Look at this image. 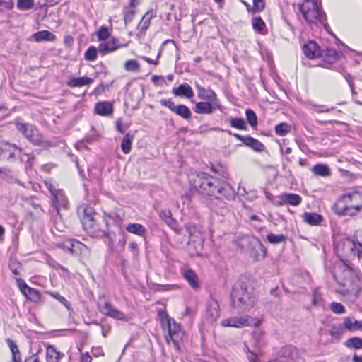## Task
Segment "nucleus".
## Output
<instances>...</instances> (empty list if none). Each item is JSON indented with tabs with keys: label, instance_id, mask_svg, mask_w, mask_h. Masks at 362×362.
Masks as SVG:
<instances>
[{
	"label": "nucleus",
	"instance_id": "nucleus-56",
	"mask_svg": "<svg viewBox=\"0 0 362 362\" xmlns=\"http://www.w3.org/2000/svg\"><path fill=\"white\" fill-rule=\"evenodd\" d=\"M312 296H313L312 302H313V305H317L322 302V297L320 292L319 291V290L317 288L313 289Z\"/></svg>",
	"mask_w": 362,
	"mask_h": 362
},
{
	"label": "nucleus",
	"instance_id": "nucleus-38",
	"mask_svg": "<svg viewBox=\"0 0 362 362\" xmlns=\"http://www.w3.org/2000/svg\"><path fill=\"white\" fill-rule=\"evenodd\" d=\"M136 6H132L131 4H129V6L125 7L123 11V15H124V21L125 25H127L130 22L132 21L134 15H135V7Z\"/></svg>",
	"mask_w": 362,
	"mask_h": 362
},
{
	"label": "nucleus",
	"instance_id": "nucleus-14",
	"mask_svg": "<svg viewBox=\"0 0 362 362\" xmlns=\"http://www.w3.org/2000/svg\"><path fill=\"white\" fill-rule=\"evenodd\" d=\"M82 213L81 214V223L83 226V228L86 230L91 229L94 227L95 225V213L93 211V209L86 205L81 206L78 209L79 213Z\"/></svg>",
	"mask_w": 362,
	"mask_h": 362
},
{
	"label": "nucleus",
	"instance_id": "nucleus-8",
	"mask_svg": "<svg viewBox=\"0 0 362 362\" xmlns=\"http://www.w3.org/2000/svg\"><path fill=\"white\" fill-rule=\"evenodd\" d=\"M45 185L52 196L53 206L56 211L59 212L61 207L66 208L68 205V199L64 192L52 182H45Z\"/></svg>",
	"mask_w": 362,
	"mask_h": 362
},
{
	"label": "nucleus",
	"instance_id": "nucleus-53",
	"mask_svg": "<svg viewBox=\"0 0 362 362\" xmlns=\"http://www.w3.org/2000/svg\"><path fill=\"white\" fill-rule=\"evenodd\" d=\"M30 300L37 301L40 299L41 295L38 290L29 287L27 289V296Z\"/></svg>",
	"mask_w": 362,
	"mask_h": 362
},
{
	"label": "nucleus",
	"instance_id": "nucleus-35",
	"mask_svg": "<svg viewBox=\"0 0 362 362\" xmlns=\"http://www.w3.org/2000/svg\"><path fill=\"white\" fill-rule=\"evenodd\" d=\"M64 354L58 351L53 345H48L46 348V361H50L55 359H60L64 356Z\"/></svg>",
	"mask_w": 362,
	"mask_h": 362
},
{
	"label": "nucleus",
	"instance_id": "nucleus-15",
	"mask_svg": "<svg viewBox=\"0 0 362 362\" xmlns=\"http://www.w3.org/2000/svg\"><path fill=\"white\" fill-rule=\"evenodd\" d=\"M180 274L193 290L197 291L200 288L199 278L194 270L188 267H182Z\"/></svg>",
	"mask_w": 362,
	"mask_h": 362
},
{
	"label": "nucleus",
	"instance_id": "nucleus-1",
	"mask_svg": "<svg viewBox=\"0 0 362 362\" xmlns=\"http://www.w3.org/2000/svg\"><path fill=\"white\" fill-rule=\"evenodd\" d=\"M334 279L339 284L337 292L347 296L353 294L355 298L359 296L361 288L354 277V271L344 260L339 259L334 263L332 272Z\"/></svg>",
	"mask_w": 362,
	"mask_h": 362
},
{
	"label": "nucleus",
	"instance_id": "nucleus-21",
	"mask_svg": "<svg viewBox=\"0 0 362 362\" xmlns=\"http://www.w3.org/2000/svg\"><path fill=\"white\" fill-rule=\"evenodd\" d=\"M338 56L339 54L336 49L332 48H327L322 51L320 58H322L323 61V66L328 67V66L332 64L337 61Z\"/></svg>",
	"mask_w": 362,
	"mask_h": 362
},
{
	"label": "nucleus",
	"instance_id": "nucleus-20",
	"mask_svg": "<svg viewBox=\"0 0 362 362\" xmlns=\"http://www.w3.org/2000/svg\"><path fill=\"white\" fill-rule=\"evenodd\" d=\"M305 55L309 59L320 57L322 51L314 41H310L303 47Z\"/></svg>",
	"mask_w": 362,
	"mask_h": 362
},
{
	"label": "nucleus",
	"instance_id": "nucleus-50",
	"mask_svg": "<svg viewBox=\"0 0 362 362\" xmlns=\"http://www.w3.org/2000/svg\"><path fill=\"white\" fill-rule=\"evenodd\" d=\"M344 250L354 255L356 254L355 242L350 238H346L344 241Z\"/></svg>",
	"mask_w": 362,
	"mask_h": 362
},
{
	"label": "nucleus",
	"instance_id": "nucleus-58",
	"mask_svg": "<svg viewBox=\"0 0 362 362\" xmlns=\"http://www.w3.org/2000/svg\"><path fill=\"white\" fill-rule=\"evenodd\" d=\"M49 294L51 295L54 298L59 300L66 308H67L68 309L69 308V303L68 300L64 297L62 296L59 293L49 292Z\"/></svg>",
	"mask_w": 362,
	"mask_h": 362
},
{
	"label": "nucleus",
	"instance_id": "nucleus-43",
	"mask_svg": "<svg viewBox=\"0 0 362 362\" xmlns=\"http://www.w3.org/2000/svg\"><path fill=\"white\" fill-rule=\"evenodd\" d=\"M291 130V127L286 122H282L275 127V132L279 136H284Z\"/></svg>",
	"mask_w": 362,
	"mask_h": 362
},
{
	"label": "nucleus",
	"instance_id": "nucleus-51",
	"mask_svg": "<svg viewBox=\"0 0 362 362\" xmlns=\"http://www.w3.org/2000/svg\"><path fill=\"white\" fill-rule=\"evenodd\" d=\"M265 7L264 0H253V6L250 8L252 13L260 12Z\"/></svg>",
	"mask_w": 362,
	"mask_h": 362
},
{
	"label": "nucleus",
	"instance_id": "nucleus-11",
	"mask_svg": "<svg viewBox=\"0 0 362 362\" xmlns=\"http://www.w3.org/2000/svg\"><path fill=\"white\" fill-rule=\"evenodd\" d=\"M259 324L258 318L252 317L250 316H236L228 319V327H234L237 328L245 326L256 327Z\"/></svg>",
	"mask_w": 362,
	"mask_h": 362
},
{
	"label": "nucleus",
	"instance_id": "nucleus-47",
	"mask_svg": "<svg viewBox=\"0 0 362 362\" xmlns=\"http://www.w3.org/2000/svg\"><path fill=\"white\" fill-rule=\"evenodd\" d=\"M121 148L124 153L128 154L132 149V141L129 138V134L127 133L123 138L121 144Z\"/></svg>",
	"mask_w": 362,
	"mask_h": 362
},
{
	"label": "nucleus",
	"instance_id": "nucleus-16",
	"mask_svg": "<svg viewBox=\"0 0 362 362\" xmlns=\"http://www.w3.org/2000/svg\"><path fill=\"white\" fill-rule=\"evenodd\" d=\"M127 46V44H121L119 40L115 37H112L110 40L101 42L98 47V52L102 55H105L113 52L118 49Z\"/></svg>",
	"mask_w": 362,
	"mask_h": 362
},
{
	"label": "nucleus",
	"instance_id": "nucleus-42",
	"mask_svg": "<svg viewBox=\"0 0 362 362\" xmlns=\"http://www.w3.org/2000/svg\"><path fill=\"white\" fill-rule=\"evenodd\" d=\"M124 68L129 72H138L140 69V64L136 59H129L125 62Z\"/></svg>",
	"mask_w": 362,
	"mask_h": 362
},
{
	"label": "nucleus",
	"instance_id": "nucleus-44",
	"mask_svg": "<svg viewBox=\"0 0 362 362\" xmlns=\"http://www.w3.org/2000/svg\"><path fill=\"white\" fill-rule=\"evenodd\" d=\"M346 329L344 328V323L338 327H333L329 331L332 338L339 340Z\"/></svg>",
	"mask_w": 362,
	"mask_h": 362
},
{
	"label": "nucleus",
	"instance_id": "nucleus-55",
	"mask_svg": "<svg viewBox=\"0 0 362 362\" xmlns=\"http://www.w3.org/2000/svg\"><path fill=\"white\" fill-rule=\"evenodd\" d=\"M331 310L336 314H342L346 311L345 307L340 303L332 302L330 305Z\"/></svg>",
	"mask_w": 362,
	"mask_h": 362
},
{
	"label": "nucleus",
	"instance_id": "nucleus-36",
	"mask_svg": "<svg viewBox=\"0 0 362 362\" xmlns=\"http://www.w3.org/2000/svg\"><path fill=\"white\" fill-rule=\"evenodd\" d=\"M151 18L152 15H150L149 12H146L145 15H144V16L142 17L141 20L140 21L137 25V28L140 30L141 34L144 33L148 28Z\"/></svg>",
	"mask_w": 362,
	"mask_h": 362
},
{
	"label": "nucleus",
	"instance_id": "nucleus-39",
	"mask_svg": "<svg viewBox=\"0 0 362 362\" xmlns=\"http://www.w3.org/2000/svg\"><path fill=\"white\" fill-rule=\"evenodd\" d=\"M285 198L286 204L292 206H298L302 202L301 197L296 194L286 193Z\"/></svg>",
	"mask_w": 362,
	"mask_h": 362
},
{
	"label": "nucleus",
	"instance_id": "nucleus-31",
	"mask_svg": "<svg viewBox=\"0 0 362 362\" xmlns=\"http://www.w3.org/2000/svg\"><path fill=\"white\" fill-rule=\"evenodd\" d=\"M196 87L198 90V96L201 99L209 100L211 102H214L216 100V93L211 89H206L200 85L197 84Z\"/></svg>",
	"mask_w": 362,
	"mask_h": 362
},
{
	"label": "nucleus",
	"instance_id": "nucleus-25",
	"mask_svg": "<svg viewBox=\"0 0 362 362\" xmlns=\"http://www.w3.org/2000/svg\"><path fill=\"white\" fill-rule=\"evenodd\" d=\"M302 217L303 221L310 226H320L323 221V217L317 213L305 212Z\"/></svg>",
	"mask_w": 362,
	"mask_h": 362
},
{
	"label": "nucleus",
	"instance_id": "nucleus-19",
	"mask_svg": "<svg viewBox=\"0 0 362 362\" xmlns=\"http://www.w3.org/2000/svg\"><path fill=\"white\" fill-rule=\"evenodd\" d=\"M64 248L67 249L71 254L76 255L88 250L86 245L75 240H67L64 243Z\"/></svg>",
	"mask_w": 362,
	"mask_h": 362
},
{
	"label": "nucleus",
	"instance_id": "nucleus-59",
	"mask_svg": "<svg viewBox=\"0 0 362 362\" xmlns=\"http://www.w3.org/2000/svg\"><path fill=\"white\" fill-rule=\"evenodd\" d=\"M15 126L16 129L21 132L24 136H25V133L28 132V129L30 124L27 123H22L16 122H15Z\"/></svg>",
	"mask_w": 362,
	"mask_h": 362
},
{
	"label": "nucleus",
	"instance_id": "nucleus-54",
	"mask_svg": "<svg viewBox=\"0 0 362 362\" xmlns=\"http://www.w3.org/2000/svg\"><path fill=\"white\" fill-rule=\"evenodd\" d=\"M230 124L233 127L238 129H246L247 127L245 122L242 118H233L230 120Z\"/></svg>",
	"mask_w": 362,
	"mask_h": 362
},
{
	"label": "nucleus",
	"instance_id": "nucleus-62",
	"mask_svg": "<svg viewBox=\"0 0 362 362\" xmlns=\"http://www.w3.org/2000/svg\"><path fill=\"white\" fill-rule=\"evenodd\" d=\"M158 291H168L170 290L177 289L179 286L176 284L159 285Z\"/></svg>",
	"mask_w": 362,
	"mask_h": 362
},
{
	"label": "nucleus",
	"instance_id": "nucleus-49",
	"mask_svg": "<svg viewBox=\"0 0 362 362\" xmlns=\"http://www.w3.org/2000/svg\"><path fill=\"white\" fill-rule=\"evenodd\" d=\"M266 239L272 244H279L285 241L286 236L283 234L275 235L274 233H269Z\"/></svg>",
	"mask_w": 362,
	"mask_h": 362
},
{
	"label": "nucleus",
	"instance_id": "nucleus-41",
	"mask_svg": "<svg viewBox=\"0 0 362 362\" xmlns=\"http://www.w3.org/2000/svg\"><path fill=\"white\" fill-rule=\"evenodd\" d=\"M252 28L259 33H263L266 25L264 21L260 17H255L252 21Z\"/></svg>",
	"mask_w": 362,
	"mask_h": 362
},
{
	"label": "nucleus",
	"instance_id": "nucleus-18",
	"mask_svg": "<svg viewBox=\"0 0 362 362\" xmlns=\"http://www.w3.org/2000/svg\"><path fill=\"white\" fill-rule=\"evenodd\" d=\"M297 349L292 346H284L279 351V356L273 362H292Z\"/></svg>",
	"mask_w": 362,
	"mask_h": 362
},
{
	"label": "nucleus",
	"instance_id": "nucleus-4",
	"mask_svg": "<svg viewBox=\"0 0 362 362\" xmlns=\"http://www.w3.org/2000/svg\"><path fill=\"white\" fill-rule=\"evenodd\" d=\"M300 11L305 20L309 24L322 25L331 33L329 26L327 23L326 14L322 11L321 5L314 0H305L300 6Z\"/></svg>",
	"mask_w": 362,
	"mask_h": 362
},
{
	"label": "nucleus",
	"instance_id": "nucleus-6",
	"mask_svg": "<svg viewBox=\"0 0 362 362\" xmlns=\"http://www.w3.org/2000/svg\"><path fill=\"white\" fill-rule=\"evenodd\" d=\"M168 328V336L165 337V340L168 344L170 341L174 345L176 350H180V343L184 339L185 334L181 329L180 324L176 323L174 319H167L165 326Z\"/></svg>",
	"mask_w": 362,
	"mask_h": 362
},
{
	"label": "nucleus",
	"instance_id": "nucleus-3",
	"mask_svg": "<svg viewBox=\"0 0 362 362\" xmlns=\"http://www.w3.org/2000/svg\"><path fill=\"white\" fill-rule=\"evenodd\" d=\"M336 214L354 216L362 211V195L356 189L340 196L334 206Z\"/></svg>",
	"mask_w": 362,
	"mask_h": 362
},
{
	"label": "nucleus",
	"instance_id": "nucleus-17",
	"mask_svg": "<svg viewBox=\"0 0 362 362\" xmlns=\"http://www.w3.org/2000/svg\"><path fill=\"white\" fill-rule=\"evenodd\" d=\"M18 148L16 146L6 141H0V159L9 160L15 158L14 150Z\"/></svg>",
	"mask_w": 362,
	"mask_h": 362
},
{
	"label": "nucleus",
	"instance_id": "nucleus-32",
	"mask_svg": "<svg viewBox=\"0 0 362 362\" xmlns=\"http://www.w3.org/2000/svg\"><path fill=\"white\" fill-rule=\"evenodd\" d=\"M311 170L314 175L323 177H328L331 175L329 167L325 164L317 163L312 168Z\"/></svg>",
	"mask_w": 362,
	"mask_h": 362
},
{
	"label": "nucleus",
	"instance_id": "nucleus-12",
	"mask_svg": "<svg viewBox=\"0 0 362 362\" xmlns=\"http://www.w3.org/2000/svg\"><path fill=\"white\" fill-rule=\"evenodd\" d=\"M25 137L35 146H40L43 147L54 146L50 141H45L42 135L40 134L38 129L31 124H30Z\"/></svg>",
	"mask_w": 362,
	"mask_h": 362
},
{
	"label": "nucleus",
	"instance_id": "nucleus-2",
	"mask_svg": "<svg viewBox=\"0 0 362 362\" xmlns=\"http://www.w3.org/2000/svg\"><path fill=\"white\" fill-rule=\"evenodd\" d=\"M248 283L247 278L241 276L232 286L231 303L240 311L249 310L257 301L254 289L249 287Z\"/></svg>",
	"mask_w": 362,
	"mask_h": 362
},
{
	"label": "nucleus",
	"instance_id": "nucleus-5",
	"mask_svg": "<svg viewBox=\"0 0 362 362\" xmlns=\"http://www.w3.org/2000/svg\"><path fill=\"white\" fill-rule=\"evenodd\" d=\"M235 243L241 250L247 252L257 261L266 257L267 248L259 238L253 235H245L238 238Z\"/></svg>",
	"mask_w": 362,
	"mask_h": 362
},
{
	"label": "nucleus",
	"instance_id": "nucleus-28",
	"mask_svg": "<svg viewBox=\"0 0 362 362\" xmlns=\"http://www.w3.org/2000/svg\"><path fill=\"white\" fill-rule=\"evenodd\" d=\"M93 82V79L88 76L74 77L67 82V86L70 88L82 87L89 86Z\"/></svg>",
	"mask_w": 362,
	"mask_h": 362
},
{
	"label": "nucleus",
	"instance_id": "nucleus-63",
	"mask_svg": "<svg viewBox=\"0 0 362 362\" xmlns=\"http://www.w3.org/2000/svg\"><path fill=\"white\" fill-rule=\"evenodd\" d=\"M158 313L161 319V323H162L163 327L165 326V324L167 322V319H171V318L168 317V315H167L166 312L164 310H159L158 311Z\"/></svg>",
	"mask_w": 362,
	"mask_h": 362
},
{
	"label": "nucleus",
	"instance_id": "nucleus-29",
	"mask_svg": "<svg viewBox=\"0 0 362 362\" xmlns=\"http://www.w3.org/2000/svg\"><path fill=\"white\" fill-rule=\"evenodd\" d=\"M125 229L127 232L144 237L146 233V228L140 223H129L126 226Z\"/></svg>",
	"mask_w": 362,
	"mask_h": 362
},
{
	"label": "nucleus",
	"instance_id": "nucleus-13",
	"mask_svg": "<svg viewBox=\"0 0 362 362\" xmlns=\"http://www.w3.org/2000/svg\"><path fill=\"white\" fill-rule=\"evenodd\" d=\"M233 136L242 141L238 144L239 146L244 145L257 152H262L265 149V146L262 142L252 136H241L238 134H234Z\"/></svg>",
	"mask_w": 362,
	"mask_h": 362
},
{
	"label": "nucleus",
	"instance_id": "nucleus-7",
	"mask_svg": "<svg viewBox=\"0 0 362 362\" xmlns=\"http://www.w3.org/2000/svg\"><path fill=\"white\" fill-rule=\"evenodd\" d=\"M200 182L199 185L200 192L204 196L213 197L216 199H224L226 197L225 188L220 185V182Z\"/></svg>",
	"mask_w": 362,
	"mask_h": 362
},
{
	"label": "nucleus",
	"instance_id": "nucleus-9",
	"mask_svg": "<svg viewBox=\"0 0 362 362\" xmlns=\"http://www.w3.org/2000/svg\"><path fill=\"white\" fill-rule=\"evenodd\" d=\"M160 104L185 120H189L192 118V112L185 105H175L171 99H162L160 100Z\"/></svg>",
	"mask_w": 362,
	"mask_h": 362
},
{
	"label": "nucleus",
	"instance_id": "nucleus-24",
	"mask_svg": "<svg viewBox=\"0 0 362 362\" xmlns=\"http://www.w3.org/2000/svg\"><path fill=\"white\" fill-rule=\"evenodd\" d=\"M95 112L101 116H108L113 112V106L108 101L99 102L95 104Z\"/></svg>",
	"mask_w": 362,
	"mask_h": 362
},
{
	"label": "nucleus",
	"instance_id": "nucleus-52",
	"mask_svg": "<svg viewBox=\"0 0 362 362\" xmlns=\"http://www.w3.org/2000/svg\"><path fill=\"white\" fill-rule=\"evenodd\" d=\"M110 33L108 29L105 26H102L97 32L96 36L99 41L106 40L109 37Z\"/></svg>",
	"mask_w": 362,
	"mask_h": 362
},
{
	"label": "nucleus",
	"instance_id": "nucleus-27",
	"mask_svg": "<svg viewBox=\"0 0 362 362\" xmlns=\"http://www.w3.org/2000/svg\"><path fill=\"white\" fill-rule=\"evenodd\" d=\"M160 217L168 226L175 231L176 233L181 234L182 229L178 228L177 222L172 218L171 212L170 211H163L160 213Z\"/></svg>",
	"mask_w": 362,
	"mask_h": 362
},
{
	"label": "nucleus",
	"instance_id": "nucleus-22",
	"mask_svg": "<svg viewBox=\"0 0 362 362\" xmlns=\"http://www.w3.org/2000/svg\"><path fill=\"white\" fill-rule=\"evenodd\" d=\"M172 93L175 96L185 97L192 98L194 96V91L189 84L184 83L178 87H174L172 89Z\"/></svg>",
	"mask_w": 362,
	"mask_h": 362
},
{
	"label": "nucleus",
	"instance_id": "nucleus-37",
	"mask_svg": "<svg viewBox=\"0 0 362 362\" xmlns=\"http://www.w3.org/2000/svg\"><path fill=\"white\" fill-rule=\"evenodd\" d=\"M213 107L211 103L206 102L197 103L194 107V111L198 114L211 113Z\"/></svg>",
	"mask_w": 362,
	"mask_h": 362
},
{
	"label": "nucleus",
	"instance_id": "nucleus-64",
	"mask_svg": "<svg viewBox=\"0 0 362 362\" xmlns=\"http://www.w3.org/2000/svg\"><path fill=\"white\" fill-rule=\"evenodd\" d=\"M57 167L56 164L53 163H49L42 165L41 169L47 173H49L51 170Z\"/></svg>",
	"mask_w": 362,
	"mask_h": 362
},
{
	"label": "nucleus",
	"instance_id": "nucleus-10",
	"mask_svg": "<svg viewBox=\"0 0 362 362\" xmlns=\"http://www.w3.org/2000/svg\"><path fill=\"white\" fill-rule=\"evenodd\" d=\"M99 311L107 316L117 320L128 321L127 316L122 311L114 307L110 302L98 305Z\"/></svg>",
	"mask_w": 362,
	"mask_h": 362
},
{
	"label": "nucleus",
	"instance_id": "nucleus-60",
	"mask_svg": "<svg viewBox=\"0 0 362 362\" xmlns=\"http://www.w3.org/2000/svg\"><path fill=\"white\" fill-rule=\"evenodd\" d=\"M272 204L276 206H281L286 204L285 194H281L279 197H276L274 200H272Z\"/></svg>",
	"mask_w": 362,
	"mask_h": 362
},
{
	"label": "nucleus",
	"instance_id": "nucleus-33",
	"mask_svg": "<svg viewBox=\"0 0 362 362\" xmlns=\"http://www.w3.org/2000/svg\"><path fill=\"white\" fill-rule=\"evenodd\" d=\"M343 76L347 81L354 96L356 95L358 92L362 91V80H358L357 87H356L355 83L352 81V77L349 74L344 72Z\"/></svg>",
	"mask_w": 362,
	"mask_h": 362
},
{
	"label": "nucleus",
	"instance_id": "nucleus-46",
	"mask_svg": "<svg viewBox=\"0 0 362 362\" xmlns=\"http://www.w3.org/2000/svg\"><path fill=\"white\" fill-rule=\"evenodd\" d=\"M245 115L247 121L249 124L252 127H256L257 125V118L255 112L251 109H247L245 111Z\"/></svg>",
	"mask_w": 362,
	"mask_h": 362
},
{
	"label": "nucleus",
	"instance_id": "nucleus-61",
	"mask_svg": "<svg viewBox=\"0 0 362 362\" xmlns=\"http://www.w3.org/2000/svg\"><path fill=\"white\" fill-rule=\"evenodd\" d=\"M0 178L4 180L13 178V173L8 169L0 168Z\"/></svg>",
	"mask_w": 362,
	"mask_h": 362
},
{
	"label": "nucleus",
	"instance_id": "nucleus-48",
	"mask_svg": "<svg viewBox=\"0 0 362 362\" xmlns=\"http://www.w3.org/2000/svg\"><path fill=\"white\" fill-rule=\"evenodd\" d=\"M34 6V0H18L17 8L21 11H28Z\"/></svg>",
	"mask_w": 362,
	"mask_h": 362
},
{
	"label": "nucleus",
	"instance_id": "nucleus-26",
	"mask_svg": "<svg viewBox=\"0 0 362 362\" xmlns=\"http://www.w3.org/2000/svg\"><path fill=\"white\" fill-rule=\"evenodd\" d=\"M32 38L37 42H54L56 40V36L48 30H41L34 33Z\"/></svg>",
	"mask_w": 362,
	"mask_h": 362
},
{
	"label": "nucleus",
	"instance_id": "nucleus-34",
	"mask_svg": "<svg viewBox=\"0 0 362 362\" xmlns=\"http://www.w3.org/2000/svg\"><path fill=\"white\" fill-rule=\"evenodd\" d=\"M6 343L12 354L11 362H22L21 354L16 343L11 339H7Z\"/></svg>",
	"mask_w": 362,
	"mask_h": 362
},
{
	"label": "nucleus",
	"instance_id": "nucleus-30",
	"mask_svg": "<svg viewBox=\"0 0 362 362\" xmlns=\"http://www.w3.org/2000/svg\"><path fill=\"white\" fill-rule=\"evenodd\" d=\"M344 326L349 331L362 330V320L358 321L354 317H348L344 318Z\"/></svg>",
	"mask_w": 362,
	"mask_h": 362
},
{
	"label": "nucleus",
	"instance_id": "nucleus-23",
	"mask_svg": "<svg viewBox=\"0 0 362 362\" xmlns=\"http://www.w3.org/2000/svg\"><path fill=\"white\" fill-rule=\"evenodd\" d=\"M206 311L211 320H216L220 316L219 304L214 298H211L207 303Z\"/></svg>",
	"mask_w": 362,
	"mask_h": 362
},
{
	"label": "nucleus",
	"instance_id": "nucleus-40",
	"mask_svg": "<svg viewBox=\"0 0 362 362\" xmlns=\"http://www.w3.org/2000/svg\"><path fill=\"white\" fill-rule=\"evenodd\" d=\"M344 345L349 349H362V339L360 337H351L346 340Z\"/></svg>",
	"mask_w": 362,
	"mask_h": 362
},
{
	"label": "nucleus",
	"instance_id": "nucleus-45",
	"mask_svg": "<svg viewBox=\"0 0 362 362\" xmlns=\"http://www.w3.org/2000/svg\"><path fill=\"white\" fill-rule=\"evenodd\" d=\"M98 57V49L93 46H90L86 51L84 54V59L88 62H94Z\"/></svg>",
	"mask_w": 362,
	"mask_h": 362
},
{
	"label": "nucleus",
	"instance_id": "nucleus-57",
	"mask_svg": "<svg viewBox=\"0 0 362 362\" xmlns=\"http://www.w3.org/2000/svg\"><path fill=\"white\" fill-rule=\"evenodd\" d=\"M20 266V262H18L17 260L16 259H11L9 264H8V267L10 269V270L11 271V272L14 274V275H19V272H18V267Z\"/></svg>",
	"mask_w": 362,
	"mask_h": 362
}]
</instances>
